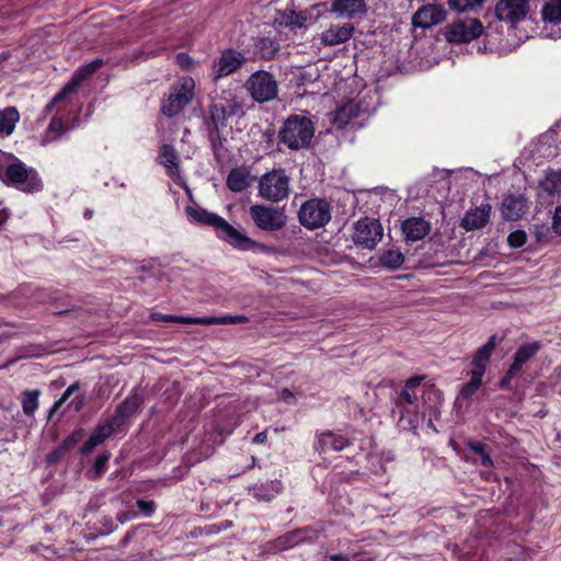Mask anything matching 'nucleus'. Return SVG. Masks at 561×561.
<instances>
[{
	"instance_id": "f257e3e1",
	"label": "nucleus",
	"mask_w": 561,
	"mask_h": 561,
	"mask_svg": "<svg viewBox=\"0 0 561 561\" xmlns=\"http://www.w3.org/2000/svg\"><path fill=\"white\" fill-rule=\"evenodd\" d=\"M423 377L408 379L394 400V412L399 414L397 425L403 431H415L428 412L427 426L437 432L432 416L439 415L443 394L432 386H421Z\"/></svg>"
},
{
	"instance_id": "f03ea898",
	"label": "nucleus",
	"mask_w": 561,
	"mask_h": 561,
	"mask_svg": "<svg viewBox=\"0 0 561 561\" xmlns=\"http://www.w3.org/2000/svg\"><path fill=\"white\" fill-rule=\"evenodd\" d=\"M185 213L192 222L213 227L220 239L233 248L248 251L256 247V242L245 233L237 230L225 218L201 207L187 206Z\"/></svg>"
},
{
	"instance_id": "7ed1b4c3",
	"label": "nucleus",
	"mask_w": 561,
	"mask_h": 561,
	"mask_svg": "<svg viewBox=\"0 0 561 561\" xmlns=\"http://www.w3.org/2000/svg\"><path fill=\"white\" fill-rule=\"evenodd\" d=\"M0 181L24 193H37L43 188V182L35 169L3 151H0Z\"/></svg>"
},
{
	"instance_id": "20e7f679",
	"label": "nucleus",
	"mask_w": 561,
	"mask_h": 561,
	"mask_svg": "<svg viewBox=\"0 0 561 561\" xmlns=\"http://www.w3.org/2000/svg\"><path fill=\"white\" fill-rule=\"evenodd\" d=\"M313 134V124L308 117L291 115L285 121L279 139L289 149L298 150L310 145Z\"/></svg>"
},
{
	"instance_id": "39448f33",
	"label": "nucleus",
	"mask_w": 561,
	"mask_h": 561,
	"mask_svg": "<svg viewBox=\"0 0 561 561\" xmlns=\"http://www.w3.org/2000/svg\"><path fill=\"white\" fill-rule=\"evenodd\" d=\"M290 180L283 169H274L260 178L259 196L265 201L277 203L288 197Z\"/></svg>"
},
{
	"instance_id": "423d86ee",
	"label": "nucleus",
	"mask_w": 561,
	"mask_h": 561,
	"mask_svg": "<svg viewBox=\"0 0 561 561\" xmlns=\"http://www.w3.org/2000/svg\"><path fill=\"white\" fill-rule=\"evenodd\" d=\"M249 214L254 225L264 231L275 232L287 224V215L280 207L255 204L250 207Z\"/></svg>"
},
{
	"instance_id": "0eeeda50",
	"label": "nucleus",
	"mask_w": 561,
	"mask_h": 561,
	"mask_svg": "<svg viewBox=\"0 0 561 561\" xmlns=\"http://www.w3.org/2000/svg\"><path fill=\"white\" fill-rule=\"evenodd\" d=\"M251 98L264 103L274 100L278 93V83L274 76L265 70L253 72L244 84Z\"/></svg>"
},
{
	"instance_id": "6e6552de",
	"label": "nucleus",
	"mask_w": 561,
	"mask_h": 561,
	"mask_svg": "<svg viewBox=\"0 0 561 561\" xmlns=\"http://www.w3.org/2000/svg\"><path fill=\"white\" fill-rule=\"evenodd\" d=\"M195 81L191 77H184L179 85L174 87L167 99L162 101L161 111L172 117L178 115L192 101L194 96Z\"/></svg>"
},
{
	"instance_id": "1a4fd4ad",
	"label": "nucleus",
	"mask_w": 561,
	"mask_h": 561,
	"mask_svg": "<svg viewBox=\"0 0 561 561\" xmlns=\"http://www.w3.org/2000/svg\"><path fill=\"white\" fill-rule=\"evenodd\" d=\"M298 218L309 230L321 228L331 220L330 204L324 199H309L300 206Z\"/></svg>"
},
{
	"instance_id": "9d476101",
	"label": "nucleus",
	"mask_w": 561,
	"mask_h": 561,
	"mask_svg": "<svg viewBox=\"0 0 561 561\" xmlns=\"http://www.w3.org/2000/svg\"><path fill=\"white\" fill-rule=\"evenodd\" d=\"M484 31L483 24L476 18H463L454 21L445 33L449 43H469L478 38Z\"/></svg>"
},
{
	"instance_id": "9b49d317",
	"label": "nucleus",
	"mask_w": 561,
	"mask_h": 561,
	"mask_svg": "<svg viewBox=\"0 0 561 561\" xmlns=\"http://www.w3.org/2000/svg\"><path fill=\"white\" fill-rule=\"evenodd\" d=\"M383 236V229L376 219H359L354 225L352 239L357 247L373 250Z\"/></svg>"
},
{
	"instance_id": "f8f14e48",
	"label": "nucleus",
	"mask_w": 561,
	"mask_h": 561,
	"mask_svg": "<svg viewBox=\"0 0 561 561\" xmlns=\"http://www.w3.org/2000/svg\"><path fill=\"white\" fill-rule=\"evenodd\" d=\"M529 11V0H496L494 4L496 19L507 23L511 27L525 20Z\"/></svg>"
},
{
	"instance_id": "ddd939ff",
	"label": "nucleus",
	"mask_w": 561,
	"mask_h": 561,
	"mask_svg": "<svg viewBox=\"0 0 561 561\" xmlns=\"http://www.w3.org/2000/svg\"><path fill=\"white\" fill-rule=\"evenodd\" d=\"M103 59L96 58L93 61L78 68L70 81L46 105V112H50L57 103L62 101L69 94L73 93L78 87L89 77L94 75L103 66Z\"/></svg>"
},
{
	"instance_id": "4468645a",
	"label": "nucleus",
	"mask_w": 561,
	"mask_h": 561,
	"mask_svg": "<svg viewBox=\"0 0 561 561\" xmlns=\"http://www.w3.org/2000/svg\"><path fill=\"white\" fill-rule=\"evenodd\" d=\"M244 55L236 49H225L213 60L210 77L214 81L234 73L244 62Z\"/></svg>"
},
{
	"instance_id": "2eb2a0df",
	"label": "nucleus",
	"mask_w": 561,
	"mask_h": 561,
	"mask_svg": "<svg viewBox=\"0 0 561 561\" xmlns=\"http://www.w3.org/2000/svg\"><path fill=\"white\" fill-rule=\"evenodd\" d=\"M153 321L179 322L188 324H237L248 322L244 316H224V317H206V318H191V317H176L171 314L151 313Z\"/></svg>"
},
{
	"instance_id": "dca6fc26",
	"label": "nucleus",
	"mask_w": 561,
	"mask_h": 561,
	"mask_svg": "<svg viewBox=\"0 0 561 561\" xmlns=\"http://www.w3.org/2000/svg\"><path fill=\"white\" fill-rule=\"evenodd\" d=\"M542 34L548 38L561 37V0H549L541 9Z\"/></svg>"
},
{
	"instance_id": "f3484780",
	"label": "nucleus",
	"mask_w": 561,
	"mask_h": 561,
	"mask_svg": "<svg viewBox=\"0 0 561 561\" xmlns=\"http://www.w3.org/2000/svg\"><path fill=\"white\" fill-rule=\"evenodd\" d=\"M447 11L439 4L428 3L422 5L412 15L411 23L414 27L431 28L446 20Z\"/></svg>"
},
{
	"instance_id": "a211bd4d",
	"label": "nucleus",
	"mask_w": 561,
	"mask_h": 561,
	"mask_svg": "<svg viewBox=\"0 0 561 561\" xmlns=\"http://www.w3.org/2000/svg\"><path fill=\"white\" fill-rule=\"evenodd\" d=\"M492 207L490 204H481L470 208L461 219L460 226L466 231L482 229L490 220Z\"/></svg>"
},
{
	"instance_id": "6ab92c4d",
	"label": "nucleus",
	"mask_w": 561,
	"mask_h": 561,
	"mask_svg": "<svg viewBox=\"0 0 561 561\" xmlns=\"http://www.w3.org/2000/svg\"><path fill=\"white\" fill-rule=\"evenodd\" d=\"M354 34V25L344 23L331 25L320 34V41L324 46H335L346 43Z\"/></svg>"
},
{
	"instance_id": "aec40b11",
	"label": "nucleus",
	"mask_w": 561,
	"mask_h": 561,
	"mask_svg": "<svg viewBox=\"0 0 561 561\" xmlns=\"http://www.w3.org/2000/svg\"><path fill=\"white\" fill-rule=\"evenodd\" d=\"M158 161L165 168L167 174L179 184L184 185L180 174V159L174 147L170 145H163L160 149Z\"/></svg>"
},
{
	"instance_id": "412c9836",
	"label": "nucleus",
	"mask_w": 561,
	"mask_h": 561,
	"mask_svg": "<svg viewBox=\"0 0 561 561\" xmlns=\"http://www.w3.org/2000/svg\"><path fill=\"white\" fill-rule=\"evenodd\" d=\"M330 11L341 18L353 19L366 13L367 3L365 0H333Z\"/></svg>"
},
{
	"instance_id": "4be33fe9",
	"label": "nucleus",
	"mask_w": 561,
	"mask_h": 561,
	"mask_svg": "<svg viewBox=\"0 0 561 561\" xmlns=\"http://www.w3.org/2000/svg\"><path fill=\"white\" fill-rule=\"evenodd\" d=\"M401 230L408 241H419L428 234L431 225L423 218L411 217L402 222Z\"/></svg>"
},
{
	"instance_id": "5701e85b",
	"label": "nucleus",
	"mask_w": 561,
	"mask_h": 561,
	"mask_svg": "<svg viewBox=\"0 0 561 561\" xmlns=\"http://www.w3.org/2000/svg\"><path fill=\"white\" fill-rule=\"evenodd\" d=\"M348 445V440L333 432H322L317 436L316 448L319 453L327 454L331 451H341Z\"/></svg>"
},
{
	"instance_id": "b1692460",
	"label": "nucleus",
	"mask_w": 561,
	"mask_h": 561,
	"mask_svg": "<svg viewBox=\"0 0 561 561\" xmlns=\"http://www.w3.org/2000/svg\"><path fill=\"white\" fill-rule=\"evenodd\" d=\"M140 404L141 399L139 396L134 394L127 397L122 403L118 404L111 420L115 423L116 426L121 428V426L137 412Z\"/></svg>"
},
{
	"instance_id": "393cba45",
	"label": "nucleus",
	"mask_w": 561,
	"mask_h": 561,
	"mask_svg": "<svg viewBox=\"0 0 561 561\" xmlns=\"http://www.w3.org/2000/svg\"><path fill=\"white\" fill-rule=\"evenodd\" d=\"M527 209L526 199L523 196L510 195L504 198L501 207V214L506 220L519 219Z\"/></svg>"
},
{
	"instance_id": "a878e982",
	"label": "nucleus",
	"mask_w": 561,
	"mask_h": 561,
	"mask_svg": "<svg viewBox=\"0 0 561 561\" xmlns=\"http://www.w3.org/2000/svg\"><path fill=\"white\" fill-rule=\"evenodd\" d=\"M239 112H241V105L234 99L217 100L210 108L211 118L215 123L224 122Z\"/></svg>"
},
{
	"instance_id": "bb28decb",
	"label": "nucleus",
	"mask_w": 561,
	"mask_h": 561,
	"mask_svg": "<svg viewBox=\"0 0 561 561\" xmlns=\"http://www.w3.org/2000/svg\"><path fill=\"white\" fill-rule=\"evenodd\" d=\"M540 347L541 345L539 342L522 345L515 354L513 364L510 366L508 377H514L522 369L523 364L535 356Z\"/></svg>"
},
{
	"instance_id": "cd10ccee",
	"label": "nucleus",
	"mask_w": 561,
	"mask_h": 561,
	"mask_svg": "<svg viewBox=\"0 0 561 561\" xmlns=\"http://www.w3.org/2000/svg\"><path fill=\"white\" fill-rule=\"evenodd\" d=\"M358 105L352 101L346 102L331 114V123L337 128L345 127L353 118L357 117Z\"/></svg>"
},
{
	"instance_id": "c85d7f7f",
	"label": "nucleus",
	"mask_w": 561,
	"mask_h": 561,
	"mask_svg": "<svg viewBox=\"0 0 561 561\" xmlns=\"http://www.w3.org/2000/svg\"><path fill=\"white\" fill-rule=\"evenodd\" d=\"M282 491V483L278 480H270L266 482L254 484L251 488L252 495L257 501L268 502Z\"/></svg>"
},
{
	"instance_id": "c756f323",
	"label": "nucleus",
	"mask_w": 561,
	"mask_h": 561,
	"mask_svg": "<svg viewBox=\"0 0 561 561\" xmlns=\"http://www.w3.org/2000/svg\"><path fill=\"white\" fill-rule=\"evenodd\" d=\"M252 179L248 170L236 168L231 170L227 178V186L232 192H242L251 185Z\"/></svg>"
},
{
	"instance_id": "7c9ffc66",
	"label": "nucleus",
	"mask_w": 561,
	"mask_h": 561,
	"mask_svg": "<svg viewBox=\"0 0 561 561\" xmlns=\"http://www.w3.org/2000/svg\"><path fill=\"white\" fill-rule=\"evenodd\" d=\"M495 348V336H491L489 341L481 346L472 359L473 368L471 371H480L482 375L485 373L486 364Z\"/></svg>"
},
{
	"instance_id": "2f4dec72",
	"label": "nucleus",
	"mask_w": 561,
	"mask_h": 561,
	"mask_svg": "<svg viewBox=\"0 0 561 561\" xmlns=\"http://www.w3.org/2000/svg\"><path fill=\"white\" fill-rule=\"evenodd\" d=\"M19 118V112L14 107L0 111V135H11Z\"/></svg>"
},
{
	"instance_id": "473e14b6",
	"label": "nucleus",
	"mask_w": 561,
	"mask_h": 561,
	"mask_svg": "<svg viewBox=\"0 0 561 561\" xmlns=\"http://www.w3.org/2000/svg\"><path fill=\"white\" fill-rule=\"evenodd\" d=\"M41 391L38 389L25 390L21 393V405L23 413L27 416L34 415L38 409V399Z\"/></svg>"
},
{
	"instance_id": "72a5a7b5",
	"label": "nucleus",
	"mask_w": 561,
	"mask_h": 561,
	"mask_svg": "<svg viewBox=\"0 0 561 561\" xmlns=\"http://www.w3.org/2000/svg\"><path fill=\"white\" fill-rule=\"evenodd\" d=\"M256 51L260 54L261 58L270 60L272 59L279 47L278 44L271 38H259L255 43Z\"/></svg>"
},
{
	"instance_id": "f704fd0d",
	"label": "nucleus",
	"mask_w": 561,
	"mask_h": 561,
	"mask_svg": "<svg viewBox=\"0 0 561 561\" xmlns=\"http://www.w3.org/2000/svg\"><path fill=\"white\" fill-rule=\"evenodd\" d=\"M541 187L545 192L552 195L561 192V171H549L543 181Z\"/></svg>"
},
{
	"instance_id": "c9c22d12",
	"label": "nucleus",
	"mask_w": 561,
	"mask_h": 561,
	"mask_svg": "<svg viewBox=\"0 0 561 561\" xmlns=\"http://www.w3.org/2000/svg\"><path fill=\"white\" fill-rule=\"evenodd\" d=\"M404 262V256L399 250H387L380 255V263L390 268H398Z\"/></svg>"
},
{
	"instance_id": "e433bc0d",
	"label": "nucleus",
	"mask_w": 561,
	"mask_h": 561,
	"mask_svg": "<svg viewBox=\"0 0 561 561\" xmlns=\"http://www.w3.org/2000/svg\"><path fill=\"white\" fill-rule=\"evenodd\" d=\"M482 377L483 375L478 371H471V379L469 382L462 386L460 390V396L469 399L472 397V394L480 388L482 383Z\"/></svg>"
},
{
	"instance_id": "4c0bfd02",
	"label": "nucleus",
	"mask_w": 561,
	"mask_h": 561,
	"mask_svg": "<svg viewBox=\"0 0 561 561\" xmlns=\"http://www.w3.org/2000/svg\"><path fill=\"white\" fill-rule=\"evenodd\" d=\"M483 0H448V5L457 12H466L481 7Z\"/></svg>"
},
{
	"instance_id": "58836bf2",
	"label": "nucleus",
	"mask_w": 561,
	"mask_h": 561,
	"mask_svg": "<svg viewBox=\"0 0 561 561\" xmlns=\"http://www.w3.org/2000/svg\"><path fill=\"white\" fill-rule=\"evenodd\" d=\"M117 430H119V427L116 426L111 419H107L103 423L99 424L93 432L96 433L101 439L105 440L112 433Z\"/></svg>"
},
{
	"instance_id": "ea45409f",
	"label": "nucleus",
	"mask_w": 561,
	"mask_h": 561,
	"mask_svg": "<svg viewBox=\"0 0 561 561\" xmlns=\"http://www.w3.org/2000/svg\"><path fill=\"white\" fill-rule=\"evenodd\" d=\"M527 241V234L524 230H515L507 237V242L511 248L517 249L523 247Z\"/></svg>"
},
{
	"instance_id": "a19ab883",
	"label": "nucleus",
	"mask_w": 561,
	"mask_h": 561,
	"mask_svg": "<svg viewBox=\"0 0 561 561\" xmlns=\"http://www.w3.org/2000/svg\"><path fill=\"white\" fill-rule=\"evenodd\" d=\"M83 435H84V431L82 428H78V430L73 431L61 443L62 448L66 451L73 448L82 439Z\"/></svg>"
},
{
	"instance_id": "79ce46f5",
	"label": "nucleus",
	"mask_w": 561,
	"mask_h": 561,
	"mask_svg": "<svg viewBox=\"0 0 561 561\" xmlns=\"http://www.w3.org/2000/svg\"><path fill=\"white\" fill-rule=\"evenodd\" d=\"M136 506L147 517L151 516L156 510V504L153 501L138 500L136 502Z\"/></svg>"
},
{
	"instance_id": "37998d69",
	"label": "nucleus",
	"mask_w": 561,
	"mask_h": 561,
	"mask_svg": "<svg viewBox=\"0 0 561 561\" xmlns=\"http://www.w3.org/2000/svg\"><path fill=\"white\" fill-rule=\"evenodd\" d=\"M108 459H110L108 454H101L96 457L95 462H94V469H95V472L98 476H100L105 470Z\"/></svg>"
},
{
	"instance_id": "c03bdc74",
	"label": "nucleus",
	"mask_w": 561,
	"mask_h": 561,
	"mask_svg": "<svg viewBox=\"0 0 561 561\" xmlns=\"http://www.w3.org/2000/svg\"><path fill=\"white\" fill-rule=\"evenodd\" d=\"M175 61L182 69H187L193 65V59L185 53L178 54Z\"/></svg>"
},
{
	"instance_id": "a18cd8bd",
	"label": "nucleus",
	"mask_w": 561,
	"mask_h": 561,
	"mask_svg": "<svg viewBox=\"0 0 561 561\" xmlns=\"http://www.w3.org/2000/svg\"><path fill=\"white\" fill-rule=\"evenodd\" d=\"M552 228L553 231L561 236V207H557L552 217Z\"/></svg>"
},
{
	"instance_id": "49530a36",
	"label": "nucleus",
	"mask_w": 561,
	"mask_h": 561,
	"mask_svg": "<svg viewBox=\"0 0 561 561\" xmlns=\"http://www.w3.org/2000/svg\"><path fill=\"white\" fill-rule=\"evenodd\" d=\"M136 516H137V513L134 510H127L125 512H118L116 514V519L121 524H125V523L136 518Z\"/></svg>"
},
{
	"instance_id": "de8ad7c7",
	"label": "nucleus",
	"mask_w": 561,
	"mask_h": 561,
	"mask_svg": "<svg viewBox=\"0 0 561 561\" xmlns=\"http://www.w3.org/2000/svg\"><path fill=\"white\" fill-rule=\"evenodd\" d=\"M65 453L66 450L62 448V446H58L48 455V462L54 463L58 461L65 455Z\"/></svg>"
},
{
	"instance_id": "09e8293b",
	"label": "nucleus",
	"mask_w": 561,
	"mask_h": 561,
	"mask_svg": "<svg viewBox=\"0 0 561 561\" xmlns=\"http://www.w3.org/2000/svg\"><path fill=\"white\" fill-rule=\"evenodd\" d=\"M71 397V394L65 390L59 400H57L50 409V414L57 412L61 405Z\"/></svg>"
},
{
	"instance_id": "8fccbe9b",
	"label": "nucleus",
	"mask_w": 561,
	"mask_h": 561,
	"mask_svg": "<svg viewBox=\"0 0 561 561\" xmlns=\"http://www.w3.org/2000/svg\"><path fill=\"white\" fill-rule=\"evenodd\" d=\"M95 447H98V445L94 440H92L90 436L89 439L81 446L80 453L83 455H89L93 451Z\"/></svg>"
},
{
	"instance_id": "3c124183",
	"label": "nucleus",
	"mask_w": 561,
	"mask_h": 561,
	"mask_svg": "<svg viewBox=\"0 0 561 561\" xmlns=\"http://www.w3.org/2000/svg\"><path fill=\"white\" fill-rule=\"evenodd\" d=\"M64 129V124L60 118L54 117L48 126L49 131H61Z\"/></svg>"
},
{
	"instance_id": "603ef678",
	"label": "nucleus",
	"mask_w": 561,
	"mask_h": 561,
	"mask_svg": "<svg viewBox=\"0 0 561 561\" xmlns=\"http://www.w3.org/2000/svg\"><path fill=\"white\" fill-rule=\"evenodd\" d=\"M301 533H302V530H297V531L290 534L287 538L289 540L288 546H295V545L299 543L302 540Z\"/></svg>"
},
{
	"instance_id": "864d4df0",
	"label": "nucleus",
	"mask_w": 561,
	"mask_h": 561,
	"mask_svg": "<svg viewBox=\"0 0 561 561\" xmlns=\"http://www.w3.org/2000/svg\"><path fill=\"white\" fill-rule=\"evenodd\" d=\"M479 457H480L481 466H483V467H492L493 466V461H492L490 455L485 450L483 453L479 454Z\"/></svg>"
},
{
	"instance_id": "5fc2aeb1",
	"label": "nucleus",
	"mask_w": 561,
	"mask_h": 561,
	"mask_svg": "<svg viewBox=\"0 0 561 561\" xmlns=\"http://www.w3.org/2000/svg\"><path fill=\"white\" fill-rule=\"evenodd\" d=\"M279 396L287 403H291L295 401V396L288 389H282V391L279 392Z\"/></svg>"
},
{
	"instance_id": "6e6d98bb",
	"label": "nucleus",
	"mask_w": 561,
	"mask_h": 561,
	"mask_svg": "<svg viewBox=\"0 0 561 561\" xmlns=\"http://www.w3.org/2000/svg\"><path fill=\"white\" fill-rule=\"evenodd\" d=\"M468 447L471 451L476 453L477 455L485 450L483 444L481 443L469 442Z\"/></svg>"
},
{
	"instance_id": "4d7b16f0",
	"label": "nucleus",
	"mask_w": 561,
	"mask_h": 561,
	"mask_svg": "<svg viewBox=\"0 0 561 561\" xmlns=\"http://www.w3.org/2000/svg\"><path fill=\"white\" fill-rule=\"evenodd\" d=\"M84 404V398L82 396H79V397H76L72 401H71V405H73L75 410L76 411H79L82 409Z\"/></svg>"
},
{
	"instance_id": "13d9d810",
	"label": "nucleus",
	"mask_w": 561,
	"mask_h": 561,
	"mask_svg": "<svg viewBox=\"0 0 561 561\" xmlns=\"http://www.w3.org/2000/svg\"><path fill=\"white\" fill-rule=\"evenodd\" d=\"M330 560L332 561H348V557L343 553L331 554Z\"/></svg>"
},
{
	"instance_id": "bf43d9fd",
	"label": "nucleus",
	"mask_w": 561,
	"mask_h": 561,
	"mask_svg": "<svg viewBox=\"0 0 561 561\" xmlns=\"http://www.w3.org/2000/svg\"><path fill=\"white\" fill-rule=\"evenodd\" d=\"M80 388L79 382L71 383L66 390L72 396Z\"/></svg>"
},
{
	"instance_id": "052dcab7",
	"label": "nucleus",
	"mask_w": 561,
	"mask_h": 561,
	"mask_svg": "<svg viewBox=\"0 0 561 561\" xmlns=\"http://www.w3.org/2000/svg\"><path fill=\"white\" fill-rule=\"evenodd\" d=\"M9 215L7 213L5 209H2L0 210V226L5 222V220L8 219Z\"/></svg>"
},
{
	"instance_id": "680f3d73",
	"label": "nucleus",
	"mask_w": 561,
	"mask_h": 561,
	"mask_svg": "<svg viewBox=\"0 0 561 561\" xmlns=\"http://www.w3.org/2000/svg\"><path fill=\"white\" fill-rule=\"evenodd\" d=\"M90 436H91L92 440H94V442L96 443V445H98V446H99V445H101V444L104 442V440H103V439H101V438H100V436H99L96 433H94V432H92V434H91Z\"/></svg>"
},
{
	"instance_id": "e2e57ef3",
	"label": "nucleus",
	"mask_w": 561,
	"mask_h": 561,
	"mask_svg": "<svg viewBox=\"0 0 561 561\" xmlns=\"http://www.w3.org/2000/svg\"><path fill=\"white\" fill-rule=\"evenodd\" d=\"M512 378L513 377H508V373H507L506 376L501 380V387H507V385L510 383Z\"/></svg>"
},
{
	"instance_id": "0e129e2a",
	"label": "nucleus",
	"mask_w": 561,
	"mask_h": 561,
	"mask_svg": "<svg viewBox=\"0 0 561 561\" xmlns=\"http://www.w3.org/2000/svg\"><path fill=\"white\" fill-rule=\"evenodd\" d=\"M114 529H115V526H114L113 522H112L111 519H108V526H107V528H106V531H107V533H111V531H113Z\"/></svg>"
},
{
	"instance_id": "69168bd1",
	"label": "nucleus",
	"mask_w": 561,
	"mask_h": 561,
	"mask_svg": "<svg viewBox=\"0 0 561 561\" xmlns=\"http://www.w3.org/2000/svg\"><path fill=\"white\" fill-rule=\"evenodd\" d=\"M261 436H262V434H257V435L255 436V438H254V442H256V443H257V442H262V437H261Z\"/></svg>"
},
{
	"instance_id": "338daca9",
	"label": "nucleus",
	"mask_w": 561,
	"mask_h": 561,
	"mask_svg": "<svg viewBox=\"0 0 561 561\" xmlns=\"http://www.w3.org/2000/svg\"><path fill=\"white\" fill-rule=\"evenodd\" d=\"M84 216H85L87 218H90V217L92 216V211H91V210H87V211H85V214H84Z\"/></svg>"
}]
</instances>
